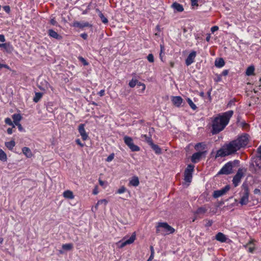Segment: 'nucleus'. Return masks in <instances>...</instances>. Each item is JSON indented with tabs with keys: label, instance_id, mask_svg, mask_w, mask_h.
I'll use <instances>...</instances> for the list:
<instances>
[{
	"label": "nucleus",
	"instance_id": "13d9d810",
	"mask_svg": "<svg viewBox=\"0 0 261 261\" xmlns=\"http://www.w3.org/2000/svg\"><path fill=\"white\" fill-rule=\"evenodd\" d=\"M191 2L192 6H198L197 0H191Z\"/></svg>",
	"mask_w": 261,
	"mask_h": 261
},
{
	"label": "nucleus",
	"instance_id": "a18cd8bd",
	"mask_svg": "<svg viewBox=\"0 0 261 261\" xmlns=\"http://www.w3.org/2000/svg\"><path fill=\"white\" fill-rule=\"evenodd\" d=\"M79 59L80 61H81L83 63L84 65L86 66L88 65V62L82 57H80L79 58Z\"/></svg>",
	"mask_w": 261,
	"mask_h": 261
},
{
	"label": "nucleus",
	"instance_id": "6e6552de",
	"mask_svg": "<svg viewBox=\"0 0 261 261\" xmlns=\"http://www.w3.org/2000/svg\"><path fill=\"white\" fill-rule=\"evenodd\" d=\"M232 163L231 162H228L226 163L220 170L218 172V174L228 175L232 173Z\"/></svg>",
	"mask_w": 261,
	"mask_h": 261
},
{
	"label": "nucleus",
	"instance_id": "39448f33",
	"mask_svg": "<svg viewBox=\"0 0 261 261\" xmlns=\"http://www.w3.org/2000/svg\"><path fill=\"white\" fill-rule=\"evenodd\" d=\"M163 228L165 229L167 234L173 233L175 231L174 228L170 226L166 222H159L156 226V233L157 234L161 233V228Z\"/></svg>",
	"mask_w": 261,
	"mask_h": 261
},
{
	"label": "nucleus",
	"instance_id": "4be33fe9",
	"mask_svg": "<svg viewBox=\"0 0 261 261\" xmlns=\"http://www.w3.org/2000/svg\"><path fill=\"white\" fill-rule=\"evenodd\" d=\"M22 153L28 158H31L33 156V153L31 149L28 147H24L22 149Z\"/></svg>",
	"mask_w": 261,
	"mask_h": 261
},
{
	"label": "nucleus",
	"instance_id": "423d86ee",
	"mask_svg": "<svg viewBox=\"0 0 261 261\" xmlns=\"http://www.w3.org/2000/svg\"><path fill=\"white\" fill-rule=\"evenodd\" d=\"M195 166L193 164H189L184 171V180L186 182L190 183L192 181L193 173L194 172Z\"/></svg>",
	"mask_w": 261,
	"mask_h": 261
},
{
	"label": "nucleus",
	"instance_id": "5fc2aeb1",
	"mask_svg": "<svg viewBox=\"0 0 261 261\" xmlns=\"http://www.w3.org/2000/svg\"><path fill=\"white\" fill-rule=\"evenodd\" d=\"M255 250V247L254 245L252 247H249L248 249V251L250 253H253Z\"/></svg>",
	"mask_w": 261,
	"mask_h": 261
},
{
	"label": "nucleus",
	"instance_id": "338daca9",
	"mask_svg": "<svg viewBox=\"0 0 261 261\" xmlns=\"http://www.w3.org/2000/svg\"><path fill=\"white\" fill-rule=\"evenodd\" d=\"M153 257H154V254H152V253H151L149 258L147 259V261H151L153 259Z\"/></svg>",
	"mask_w": 261,
	"mask_h": 261
},
{
	"label": "nucleus",
	"instance_id": "6ab92c4d",
	"mask_svg": "<svg viewBox=\"0 0 261 261\" xmlns=\"http://www.w3.org/2000/svg\"><path fill=\"white\" fill-rule=\"evenodd\" d=\"M3 48H4L5 51L8 54H12L14 50V47L10 42L4 43V46Z\"/></svg>",
	"mask_w": 261,
	"mask_h": 261
},
{
	"label": "nucleus",
	"instance_id": "49530a36",
	"mask_svg": "<svg viewBox=\"0 0 261 261\" xmlns=\"http://www.w3.org/2000/svg\"><path fill=\"white\" fill-rule=\"evenodd\" d=\"M3 9L8 14H9L11 11L10 7L8 5L4 6Z\"/></svg>",
	"mask_w": 261,
	"mask_h": 261
},
{
	"label": "nucleus",
	"instance_id": "dca6fc26",
	"mask_svg": "<svg viewBox=\"0 0 261 261\" xmlns=\"http://www.w3.org/2000/svg\"><path fill=\"white\" fill-rule=\"evenodd\" d=\"M172 102L175 106L180 107L183 102V99L179 96H173L172 98Z\"/></svg>",
	"mask_w": 261,
	"mask_h": 261
},
{
	"label": "nucleus",
	"instance_id": "09e8293b",
	"mask_svg": "<svg viewBox=\"0 0 261 261\" xmlns=\"http://www.w3.org/2000/svg\"><path fill=\"white\" fill-rule=\"evenodd\" d=\"M50 23L53 25L57 26L58 25V23L56 20L55 18H51L50 20Z\"/></svg>",
	"mask_w": 261,
	"mask_h": 261
},
{
	"label": "nucleus",
	"instance_id": "c756f323",
	"mask_svg": "<svg viewBox=\"0 0 261 261\" xmlns=\"http://www.w3.org/2000/svg\"><path fill=\"white\" fill-rule=\"evenodd\" d=\"M5 146L9 150H12L14 147L15 146V142L14 140H11L9 142H5Z\"/></svg>",
	"mask_w": 261,
	"mask_h": 261
},
{
	"label": "nucleus",
	"instance_id": "f3484780",
	"mask_svg": "<svg viewBox=\"0 0 261 261\" xmlns=\"http://www.w3.org/2000/svg\"><path fill=\"white\" fill-rule=\"evenodd\" d=\"M48 34L50 37L55 38L57 40H61L62 36L59 35L57 32L53 30V29H49L48 31Z\"/></svg>",
	"mask_w": 261,
	"mask_h": 261
},
{
	"label": "nucleus",
	"instance_id": "ea45409f",
	"mask_svg": "<svg viewBox=\"0 0 261 261\" xmlns=\"http://www.w3.org/2000/svg\"><path fill=\"white\" fill-rule=\"evenodd\" d=\"M138 82V81L135 80H134L133 79H132L131 81H129V86L131 88H134L135 87V86L137 85V83Z\"/></svg>",
	"mask_w": 261,
	"mask_h": 261
},
{
	"label": "nucleus",
	"instance_id": "aec40b11",
	"mask_svg": "<svg viewBox=\"0 0 261 261\" xmlns=\"http://www.w3.org/2000/svg\"><path fill=\"white\" fill-rule=\"evenodd\" d=\"M215 239L221 242V243H224L226 242L227 238L226 236L222 233V232H218L215 236Z\"/></svg>",
	"mask_w": 261,
	"mask_h": 261
},
{
	"label": "nucleus",
	"instance_id": "8fccbe9b",
	"mask_svg": "<svg viewBox=\"0 0 261 261\" xmlns=\"http://www.w3.org/2000/svg\"><path fill=\"white\" fill-rule=\"evenodd\" d=\"M76 143L80 145L81 147H83L84 146L85 144L82 143L81 141V140L79 139H77L75 140Z\"/></svg>",
	"mask_w": 261,
	"mask_h": 261
},
{
	"label": "nucleus",
	"instance_id": "7ed1b4c3",
	"mask_svg": "<svg viewBox=\"0 0 261 261\" xmlns=\"http://www.w3.org/2000/svg\"><path fill=\"white\" fill-rule=\"evenodd\" d=\"M234 153V152L232 149V147H231L229 143L226 144L217 150L215 158L217 159L219 157H224Z\"/></svg>",
	"mask_w": 261,
	"mask_h": 261
},
{
	"label": "nucleus",
	"instance_id": "79ce46f5",
	"mask_svg": "<svg viewBox=\"0 0 261 261\" xmlns=\"http://www.w3.org/2000/svg\"><path fill=\"white\" fill-rule=\"evenodd\" d=\"M147 59L148 60V61L150 62V63H153L154 62V56L153 55V54H149L147 57Z\"/></svg>",
	"mask_w": 261,
	"mask_h": 261
},
{
	"label": "nucleus",
	"instance_id": "b1692460",
	"mask_svg": "<svg viewBox=\"0 0 261 261\" xmlns=\"http://www.w3.org/2000/svg\"><path fill=\"white\" fill-rule=\"evenodd\" d=\"M151 148L154 151L155 153L157 154H160L162 153L161 148L159 147V145L155 144L152 142L150 145H149Z\"/></svg>",
	"mask_w": 261,
	"mask_h": 261
},
{
	"label": "nucleus",
	"instance_id": "9b49d317",
	"mask_svg": "<svg viewBox=\"0 0 261 261\" xmlns=\"http://www.w3.org/2000/svg\"><path fill=\"white\" fill-rule=\"evenodd\" d=\"M136 236L135 232L133 233L128 239L126 240L125 238H123V240L119 242L120 243V248H123L127 245L132 244L136 240Z\"/></svg>",
	"mask_w": 261,
	"mask_h": 261
},
{
	"label": "nucleus",
	"instance_id": "a19ab883",
	"mask_svg": "<svg viewBox=\"0 0 261 261\" xmlns=\"http://www.w3.org/2000/svg\"><path fill=\"white\" fill-rule=\"evenodd\" d=\"M99 16L100 18L101 21L103 23L106 24V23H107L108 22V19L106 17H105V16L103 15V14H100V15H99Z\"/></svg>",
	"mask_w": 261,
	"mask_h": 261
},
{
	"label": "nucleus",
	"instance_id": "bb28decb",
	"mask_svg": "<svg viewBox=\"0 0 261 261\" xmlns=\"http://www.w3.org/2000/svg\"><path fill=\"white\" fill-rule=\"evenodd\" d=\"M254 67L253 65L249 66L245 72L246 75L247 76H251L254 74Z\"/></svg>",
	"mask_w": 261,
	"mask_h": 261
},
{
	"label": "nucleus",
	"instance_id": "052dcab7",
	"mask_svg": "<svg viewBox=\"0 0 261 261\" xmlns=\"http://www.w3.org/2000/svg\"><path fill=\"white\" fill-rule=\"evenodd\" d=\"M81 37L85 40H86L88 38V35L87 33H82L80 35Z\"/></svg>",
	"mask_w": 261,
	"mask_h": 261
},
{
	"label": "nucleus",
	"instance_id": "ddd939ff",
	"mask_svg": "<svg viewBox=\"0 0 261 261\" xmlns=\"http://www.w3.org/2000/svg\"><path fill=\"white\" fill-rule=\"evenodd\" d=\"M196 56V52L194 50L192 51L186 59V65L188 66L191 65L195 61V58Z\"/></svg>",
	"mask_w": 261,
	"mask_h": 261
},
{
	"label": "nucleus",
	"instance_id": "473e14b6",
	"mask_svg": "<svg viewBox=\"0 0 261 261\" xmlns=\"http://www.w3.org/2000/svg\"><path fill=\"white\" fill-rule=\"evenodd\" d=\"M187 102L188 103L189 105L190 106V108L193 110H196L197 108V106H196V105L193 102V101L192 100V99L190 98H188L187 99Z\"/></svg>",
	"mask_w": 261,
	"mask_h": 261
},
{
	"label": "nucleus",
	"instance_id": "7c9ffc66",
	"mask_svg": "<svg viewBox=\"0 0 261 261\" xmlns=\"http://www.w3.org/2000/svg\"><path fill=\"white\" fill-rule=\"evenodd\" d=\"M160 58L162 61H163V55L165 54V47L164 44H160Z\"/></svg>",
	"mask_w": 261,
	"mask_h": 261
},
{
	"label": "nucleus",
	"instance_id": "a878e982",
	"mask_svg": "<svg viewBox=\"0 0 261 261\" xmlns=\"http://www.w3.org/2000/svg\"><path fill=\"white\" fill-rule=\"evenodd\" d=\"M63 195L65 198L69 199H72L74 198V195L73 192L70 190L65 191L63 192Z\"/></svg>",
	"mask_w": 261,
	"mask_h": 261
},
{
	"label": "nucleus",
	"instance_id": "6e6d98bb",
	"mask_svg": "<svg viewBox=\"0 0 261 261\" xmlns=\"http://www.w3.org/2000/svg\"><path fill=\"white\" fill-rule=\"evenodd\" d=\"M212 90V89L211 88L207 92V95L209 99V101H211L212 100V97H211V91Z\"/></svg>",
	"mask_w": 261,
	"mask_h": 261
},
{
	"label": "nucleus",
	"instance_id": "0e129e2a",
	"mask_svg": "<svg viewBox=\"0 0 261 261\" xmlns=\"http://www.w3.org/2000/svg\"><path fill=\"white\" fill-rule=\"evenodd\" d=\"M13 127L12 128H8L7 130V132L8 134L11 135L13 133Z\"/></svg>",
	"mask_w": 261,
	"mask_h": 261
},
{
	"label": "nucleus",
	"instance_id": "864d4df0",
	"mask_svg": "<svg viewBox=\"0 0 261 261\" xmlns=\"http://www.w3.org/2000/svg\"><path fill=\"white\" fill-rule=\"evenodd\" d=\"M99 191L98 190V186H96L92 192L93 195H97Z\"/></svg>",
	"mask_w": 261,
	"mask_h": 261
},
{
	"label": "nucleus",
	"instance_id": "f8f14e48",
	"mask_svg": "<svg viewBox=\"0 0 261 261\" xmlns=\"http://www.w3.org/2000/svg\"><path fill=\"white\" fill-rule=\"evenodd\" d=\"M205 151H199L194 153L191 158V162L193 163H197L200 161L202 156L204 154Z\"/></svg>",
	"mask_w": 261,
	"mask_h": 261
},
{
	"label": "nucleus",
	"instance_id": "69168bd1",
	"mask_svg": "<svg viewBox=\"0 0 261 261\" xmlns=\"http://www.w3.org/2000/svg\"><path fill=\"white\" fill-rule=\"evenodd\" d=\"M211 39V35L210 34H207L206 35V37L205 40L207 42H209Z\"/></svg>",
	"mask_w": 261,
	"mask_h": 261
},
{
	"label": "nucleus",
	"instance_id": "e2e57ef3",
	"mask_svg": "<svg viewBox=\"0 0 261 261\" xmlns=\"http://www.w3.org/2000/svg\"><path fill=\"white\" fill-rule=\"evenodd\" d=\"M213 221L212 220H208V222L206 223L205 226L206 227H210L213 224Z\"/></svg>",
	"mask_w": 261,
	"mask_h": 261
},
{
	"label": "nucleus",
	"instance_id": "de8ad7c7",
	"mask_svg": "<svg viewBox=\"0 0 261 261\" xmlns=\"http://www.w3.org/2000/svg\"><path fill=\"white\" fill-rule=\"evenodd\" d=\"M255 240L254 239H251L248 243L247 244L244 245V247L246 248L248 247V245H251V244H254V242Z\"/></svg>",
	"mask_w": 261,
	"mask_h": 261
},
{
	"label": "nucleus",
	"instance_id": "c03bdc74",
	"mask_svg": "<svg viewBox=\"0 0 261 261\" xmlns=\"http://www.w3.org/2000/svg\"><path fill=\"white\" fill-rule=\"evenodd\" d=\"M126 191V188L124 186H122L120 188H119L117 190V193L120 194L124 193Z\"/></svg>",
	"mask_w": 261,
	"mask_h": 261
},
{
	"label": "nucleus",
	"instance_id": "37998d69",
	"mask_svg": "<svg viewBox=\"0 0 261 261\" xmlns=\"http://www.w3.org/2000/svg\"><path fill=\"white\" fill-rule=\"evenodd\" d=\"M114 156H115V154L114 153H112L111 154H110L108 156V158L106 159V161L108 162H111L114 158Z\"/></svg>",
	"mask_w": 261,
	"mask_h": 261
},
{
	"label": "nucleus",
	"instance_id": "cd10ccee",
	"mask_svg": "<svg viewBox=\"0 0 261 261\" xmlns=\"http://www.w3.org/2000/svg\"><path fill=\"white\" fill-rule=\"evenodd\" d=\"M12 118L13 119V124L15 125L20 123L19 122L21 119V116L19 114H14L12 115Z\"/></svg>",
	"mask_w": 261,
	"mask_h": 261
},
{
	"label": "nucleus",
	"instance_id": "393cba45",
	"mask_svg": "<svg viewBox=\"0 0 261 261\" xmlns=\"http://www.w3.org/2000/svg\"><path fill=\"white\" fill-rule=\"evenodd\" d=\"M139 180L138 177L134 176L129 182V185L134 187H137L139 185Z\"/></svg>",
	"mask_w": 261,
	"mask_h": 261
},
{
	"label": "nucleus",
	"instance_id": "e433bc0d",
	"mask_svg": "<svg viewBox=\"0 0 261 261\" xmlns=\"http://www.w3.org/2000/svg\"><path fill=\"white\" fill-rule=\"evenodd\" d=\"M205 147V145L203 143H198L195 146V149L196 150H199V148L204 149Z\"/></svg>",
	"mask_w": 261,
	"mask_h": 261
},
{
	"label": "nucleus",
	"instance_id": "4468645a",
	"mask_svg": "<svg viewBox=\"0 0 261 261\" xmlns=\"http://www.w3.org/2000/svg\"><path fill=\"white\" fill-rule=\"evenodd\" d=\"M71 26L74 28H79L80 29H83L85 27H89L91 28L92 27V24H90L88 22H79L77 21H74L72 24H71Z\"/></svg>",
	"mask_w": 261,
	"mask_h": 261
},
{
	"label": "nucleus",
	"instance_id": "2eb2a0df",
	"mask_svg": "<svg viewBox=\"0 0 261 261\" xmlns=\"http://www.w3.org/2000/svg\"><path fill=\"white\" fill-rule=\"evenodd\" d=\"M78 130L82 137V139H83V140H86L88 138V135H87L85 130V124H80L78 127Z\"/></svg>",
	"mask_w": 261,
	"mask_h": 261
},
{
	"label": "nucleus",
	"instance_id": "3c124183",
	"mask_svg": "<svg viewBox=\"0 0 261 261\" xmlns=\"http://www.w3.org/2000/svg\"><path fill=\"white\" fill-rule=\"evenodd\" d=\"M218 29H219V27L217 25H215L211 28V31L213 33H214L215 32L218 31Z\"/></svg>",
	"mask_w": 261,
	"mask_h": 261
},
{
	"label": "nucleus",
	"instance_id": "680f3d73",
	"mask_svg": "<svg viewBox=\"0 0 261 261\" xmlns=\"http://www.w3.org/2000/svg\"><path fill=\"white\" fill-rule=\"evenodd\" d=\"M6 41L5 36L3 34L0 35V41L4 42Z\"/></svg>",
	"mask_w": 261,
	"mask_h": 261
},
{
	"label": "nucleus",
	"instance_id": "f704fd0d",
	"mask_svg": "<svg viewBox=\"0 0 261 261\" xmlns=\"http://www.w3.org/2000/svg\"><path fill=\"white\" fill-rule=\"evenodd\" d=\"M108 202V201L105 199H100L97 201L96 204L95 206V207L96 209H97L98 206L100 204H103L104 206H106Z\"/></svg>",
	"mask_w": 261,
	"mask_h": 261
},
{
	"label": "nucleus",
	"instance_id": "5701e85b",
	"mask_svg": "<svg viewBox=\"0 0 261 261\" xmlns=\"http://www.w3.org/2000/svg\"><path fill=\"white\" fill-rule=\"evenodd\" d=\"M225 65V62L223 58H220L216 59L215 61V65L218 68H221Z\"/></svg>",
	"mask_w": 261,
	"mask_h": 261
},
{
	"label": "nucleus",
	"instance_id": "a211bd4d",
	"mask_svg": "<svg viewBox=\"0 0 261 261\" xmlns=\"http://www.w3.org/2000/svg\"><path fill=\"white\" fill-rule=\"evenodd\" d=\"M207 211V209L204 207L201 206L197 208V210L194 213L195 217H200L201 215H203Z\"/></svg>",
	"mask_w": 261,
	"mask_h": 261
},
{
	"label": "nucleus",
	"instance_id": "603ef678",
	"mask_svg": "<svg viewBox=\"0 0 261 261\" xmlns=\"http://www.w3.org/2000/svg\"><path fill=\"white\" fill-rule=\"evenodd\" d=\"M15 125H16L18 127V130L20 132H24V128H23V127L22 126V125H21L20 123L15 124Z\"/></svg>",
	"mask_w": 261,
	"mask_h": 261
},
{
	"label": "nucleus",
	"instance_id": "1a4fd4ad",
	"mask_svg": "<svg viewBox=\"0 0 261 261\" xmlns=\"http://www.w3.org/2000/svg\"><path fill=\"white\" fill-rule=\"evenodd\" d=\"M243 175L244 173L243 172V170L242 169H239L232 179V184L234 187L238 186Z\"/></svg>",
	"mask_w": 261,
	"mask_h": 261
},
{
	"label": "nucleus",
	"instance_id": "4c0bfd02",
	"mask_svg": "<svg viewBox=\"0 0 261 261\" xmlns=\"http://www.w3.org/2000/svg\"><path fill=\"white\" fill-rule=\"evenodd\" d=\"M5 122L6 124L12 126L13 127H15L14 124L13 123L11 118L7 117L5 119Z\"/></svg>",
	"mask_w": 261,
	"mask_h": 261
},
{
	"label": "nucleus",
	"instance_id": "412c9836",
	"mask_svg": "<svg viewBox=\"0 0 261 261\" xmlns=\"http://www.w3.org/2000/svg\"><path fill=\"white\" fill-rule=\"evenodd\" d=\"M172 8H173L174 10L178 12H181L184 10L182 5L176 2L173 3L172 4Z\"/></svg>",
	"mask_w": 261,
	"mask_h": 261
},
{
	"label": "nucleus",
	"instance_id": "bf43d9fd",
	"mask_svg": "<svg viewBox=\"0 0 261 261\" xmlns=\"http://www.w3.org/2000/svg\"><path fill=\"white\" fill-rule=\"evenodd\" d=\"M98 94L100 96H103L105 94V90L104 89L101 90L100 91L98 92Z\"/></svg>",
	"mask_w": 261,
	"mask_h": 261
},
{
	"label": "nucleus",
	"instance_id": "c9c22d12",
	"mask_svg": "<svg viewBox=\"0 0 261 261\" xmlns=\"http://www.w3.org/2000/svg\"><path fill=\"white\" fill-rule=\"evenodd\" d=\"M73 247L72 244H65L62 246V248L64 250H71Z\"/></svg>",
	"mask_w": 261,
	"mask_h": 261
},
{
	"label": "nucleus",
	"instance_id": "0eeeda50",
	"mask_svg": "<svg viewBox=\"0 0 261 261\" xmlns=\"http://www.w3.org/2000/svg\"><path fill=\"white\" fill-rule=\"evenodd\" d=\"M124 142L129 147L132 151H139L140 148L134 144L133 139L129 136H125L123 138Z\"/></svg>",
	"mask_w": 261,
	"mask_h": 261
},
{
	"label": "nucleus",
	"instance_id": "f257e3e1",
	"mask_svg": "<svg viewBox=\"0 0 261 261\" xmlns=\"http://www.w3.org/2000/svg\"><path fill=\"white\" fill-rule=\"evenodd\" d=\"M233 114L232 110L218 114L212 120V134L216 135L222 131L228 124Z\"/></svg>",
	"mask_w": 261,
	"mask_h": 261
},
{
	"label": "nucleus",
	"instance_id": "c85d7f7f",
	"mask_svg": "<svg viewBox=\"0 0 261 261\" xmlns=\"http://www.w3.org/2000/svg\"><path fill=\"white\" fill-rule=\"evenodd\" d=\"M141 137L149 145H150L153 142L151 135L148 136L147 135H142Z\"/></svg>",
	"mask_w": 261,
	"mask_h": 261
},
{
	"label": "nucleus",
	"instance_id": "72a5a7b5",
	"mask_svg": "<svg viewBox=\"0 0 261 261\" xmlns=\"http://www.w3.org/2000/svg\"><path fill=\"white\" fill-rule=\"evenodd\" d=\"M42 96H43V94L42 93L36 92L35 93V96L33 98V101L35 102H38L40 100V99L42 98Z\"/></svg>",
	"mask_w": 261,
	"mask_h": 261
},
{
	"label": "nucleus",
	"instance_id": "774afa93",
	"mask_svg": "<svg viewBox=\"0 0 261 261\" xmlns=\"http://www.w3.org/2000/svg\"><path fill=\"white\" fill-rule=\"evenodd\" d=\"M258 152L260 155V159H261V145L259 146V147L257 148Z\"/></svg>",
	"mask_w": 261,
	"mask_h": 261
},
{
	"label": "nucleus",
	"instance_id": "9d476101",
	"mask_svg": "<svg viewBox=\"0 0 261 261\" xmlns=\"http://www.w3.org/2000/svg\"><path fill=\"white\" fill-rule=\"evenodd\" d=\"M230 190L229 185H226L224 188L219 190L214 191L213 196L215 198H217L220 196L225 195Z\"/></svg>",
	"mask_w": 261,
	"mask_h": 261
},
{
	"label": "nucleus",
	"instance_id": "f03ea898",
	"mask_svg": "<svg viewBox=\"0 0 261 261\" xmlns=\"http://www.w3.org/2000/svg\"><path fill=\"white\" fill-rule=\"evenodd\" d=\"M249 137L248 134H244L239 136L237 139L229 143L231 147H232L234 153L241 148L245 147L247 146L249 142Z\"/></svg>",
	"mask_w": 261,
	"mask_h": 261
},
{
	"label": "nucleus",
	"instance_id": "58836bf2",
	"mask_svg": "<svg viewBox=\"0 0 261 261\" xmlns=\"http://www.w3.org/2000/svg\"><path fill=\"white\" fill-rule=\"evenodd\" d=\"M45 83H46L45 88H40V89L42 90H48V89H50V90L52 91H54V88L51 86H50V84L46 81H45Z\"/></svg>",
	"mask_w": 261,
	"mask_h": 261
},
{
	"label": "nucleus",
	"instance_id": "20e7f679",
	"mask_svg": "<svg viewBox=\"0 0 261 261\" xmlns=\"http://www.w3.org/2000/svg\"><path fill=\"white\" fill-rule=\"evenodd\" d=\"M242 188L243 192L241 194L240 203L242 205H244L247 204L249 202V190L247 184L245 183H243Z\"/></svg>",
	"mask_w": 261,
	"mask_h": 261
},
{
	"label": "nucleus",
	"instance_id": "2f4dec72",
	"mask_svg": "<svg viewBox=\"0 0 261 261\" xmlns=\"http://www.w3.org/2000/svg\"><path fill=\"white\" fill-rule=\"evenodd\" d=\"M0 160L3 162H6L7 160V154L2 149H0Z\"/></svg>",
	"mask_w": 261,
	"mask_h": 261
},
{
	"label": "nucleus",
	"instance_id": "4d7b16f0",
	"mask_svg": "<svg viewBox=\"0 0 261 261\" xmlns=\"http://www.w3.org/2000/svg\"><path fill=\"white\" fill-rule=\"evenodd\" d=\"M228 73H229V70L227 69H225V70H224L222 72L221 75H223V76H226V75H228Z\"/></svg>",
	"mask_w": 261,
	"mask_h": 261
}]
</instances>
